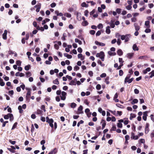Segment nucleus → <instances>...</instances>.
<instances>
[{"label": "nucleus", "mask_w": 154, "mask_h": 154, "mask_svg": "<svg viewBox=\"0 0 154 154\" xmlns=\"http://www.w3.org/2000/svg\"><path fill=\"white\" fill-rule=\"evenodd\" d=\"M46 122L48 123L49 124L50 126L52 128L54 127L53 123L54 122V120L52 119H50L48 117H46Z\"/></svg>", "instance_id": "f257e3e1"}, {"label": "nucleus", "mask_w": 154, "mask_h": 154, "mask_svg": "<svg viewBox=\"0 0 154 154\" xmlns=\"http://www.w3.org/2000/svg\"><path fill=\"white\" fill-rule=\"evenodd\" d=\"M57 42V43L58 44H55L54 45V48L56 50H58L59 48L58 45L60 46L61 45V43L60 41L57 42V41H55L54 42V43Z\"/></svg>", "instance_id": "f03ea898"}, {"label": "nucleus", "mask_w": 154, "mask_h": 154, "mask_svg": "<svg viewBox=\"0 0 154 154\" xmlns=\"http://www.w3.org/2000/svg\"><path fill=\"white\" fill-rule=\"evenodd\" d=\"M61 95L62 96H60L61 100H65L66 98V93L64 91H62Z\"/></svg>", "instance_id": "7ed1b4c3"}, {"label": "nucleus", "mask_w": 154, "mask_h": 154, "mask_svg": "<svg viewBox=\"0 0 154 154\" xmlns=\"http://www.w3.org/2000/svg\"><path fill=\"white\" fill-rule=\"evenodd\" d=\"M131 139L136 140L138 139V137L137 135L135 136L134 133L133 132H131Z\"/></svg>", "instance_id": "20e7f679"}, {"label": "nucleus", "mask_w": 154, "mask_h": 154, "mask_svg": "<svg viewBox=\"0 0 154 154\" xmlns=\"http://www.w3.org/2000/svg\"><path fill=\"white\" fill-rule=\"evenodd\" d=\"M96 56L97 57H99L100 58L102 57H104V53L102 51H101L99 53H97L96 54Z\"/></svg>", "instance_id": "39448f33"}, {"label": "nucleus", "mask_w": 154, "mask_h": 154, "mask_svg": "<svg viewBox=\"0 0 154 154\" xmlns=\"http://www.w3.org/2000/svg\"><path fill=\"white\" fill-rule=\"evenodd\" d=\"M83 109V107L82 106L80 105L78 108V110L79 111L77 113V114H79L83 113V112L82 111Z\"/></svg>", "instance_id": "423d86ee"}, {"label": "nucleus", "mask_w": 154, "mask_h": 154, "mask_svg": "<svg viewBox=\"0 0 154 154\" xmlns=\"http://www.w3.org/2000/svg\"><path fill=\"white\" fill-rule=\"evenodd\" d=\"M101 123H102V129H104V128L105 127V126L106 125V121L102 119L101 120Z\"/></svg>", "instance_id": "0eeeda50"}, {"label": "nucleus", "mask_w": 154, "mask_h": 154, "mask_svg": "<svg viewBox=\"0 0 154 154\" xmlns=\"http://www.w3.org/2000/svg\"><path fill=\"white\" fill-rule=\"evenodd\" d=\"M95 44L96 45H99L102 46H104L105 45V44L103 43L97 41H96L95 42Z\"/></svg>", "instance_id": "6e6552de"}, {"label": "nucleus", "mask_w": 154, "mask_h": 154, "mask_svg": "<svg viewBox=\"0 0 154 154\" xmlns=\"http://www.w3.org/2000/svg\"><path fill=\"white\" fill-rule=\"evenodd\" d=\"M131 37L130 34H126L125 35V42H126L129 40V38Z\"/></svg>", "instance_id": "1a4fd4ad"}, {"label": "nucleus", "mask_w": 154, "mask_h": 154, "mask_svg": "<svg viewBox=\"0 0 154 154\" xmlns=\"http://www.w3.org/2000/svg\"><path fill=\"white\" fill-rule=\"evenodd\" d=\"M81 14L79 12H77V19L79 20L80 21L81 20Z\"/></svg>", "instance_id": "9d476101"}, {"label": "nucleus", "mask_w": 154, "mask_h": 154, "mask_svg": "<svg viewBox=\"0 0 154 154\" xmlns=\"http://www.w3.org/2000/svg\"><path fill=\"white\" fill-rule=\"evenodd\" d=\"M57 152V150L56 148L54 149L53 150L50 152L48 154H55Z\"/></svg>", "instance_id": "9b49d317"}, {"label": "nucleus", "mask_w": 154, "mask_h": 154, "mask_svg": "<svg viewBox=\"0 0 154 154\" xmlns=\"http://www.w3.org/2000/svg\"><path fill=\"white\" fill-rule=\"evenodd\" d=\"M63 55L65 57H67L68 59H71L72 57L71 55L69 54L66 53H64Z\"/></svg>", "instance_id": "f8f14e48"}, {"label": "nucleus", "mask_w": 154, "mask_h": 154, "mask_svg": "<svg viewBox=\"0 0 154 154\" xmlns=\"http://www.w3.org/2000/svg\"><path fill=\"white\" fill-rule=\"evenodd\" d=\"M148 57L147 56H140L138 57L139 59L146 60L147 58H148Z\"/></svg>", "instance_id": "ddd939ff"}, {"label": "nucleus", "mask_w": 154, "mask_h": 154, "mask_svg": "<svg viewBox=\"0 0 154 154\" xmlns=\"http://www.w3.org/2000/svg\"><path fill=\"white\" fill-rule=\"evenodd\" d=\"M149 23L150 22L149 20H147L145 22V25L146 26V27L148 28H149L150 27V26L149 25Z\"/></svg>", "instance_id": "4468645a"}, {"label": "nucleus", "mask_w": 154, "mask_h": 154, "mask_svg": "<svg viewBox=\"0 0 154 154\" xmlns=\"http://www.w3.org/2000/svg\"><path fill=\"white\" fill-rule=\"evenodd\" d=\"M135 29L136 31H138L140 29V26L138 25L137 23H135L134 24Z\"/></svg>", "instance_id": "2eb2a0df"}, {"label": "nucleus", "mask_w": 154, "mask_h": 154, "mask_svg": "<svg viewBox=\"0 0 154 154\" xmlns=\"http://www.w3.org/2000/svg\"><path fill=\"white\" fill-rule=\"evenodd\" d=\"M151 70V69L150 67H148L145 70L143 71V72L144 74H146L148 72H149Z\"/></svg>", "instance_id": "dca6fc26"}, {"label": "nucleus", "mask_w": 154, "mask_h": 154, "mask_svg": "<svg viewBox=\"0 0 154 154\" xmlns=\"http://www.w3.org/2000/svg\"><path fill=\"white\" fill-rule=\"evenodd\" d=\"M133 49L134 51H138L139 50L136 44H134L133 46Z\"/></svg>", "instance_id": "f3484780"}, {"label": "nucleus", "mask_w": 154, "mask_h": 154, "mask_svg": "<svg viewBox=\"0 0 154 154\" xmlns=\"http://www.w3.org/2000/svg\"><path fill=\"white\" fill-rule=\"evenodd\" d=\"M106 33L107 34H109L110 33V27L109 26H107L106 28Z\"/></svg>", "instance_id": "a211bd4d"}, {"label": "nucleus", "mask_w": 154, "mask_h": 154, "mask_svg": "<svg viewBox=\"0 0 154 154\" xmlns=\"http://www.w3.org/2000/svg\"><path fill=\"white\" fill-rule=\"evenodd\" d=\"M55 13L57 14V16H63V14L62 13H59V11L57 10L55 11Z\"/></svg>", "instance_id": "6ab92c4d"}, {"label": "nucleus", "mask_w": 154, "mask_h": 154, "mask_svg": "<svg viewBox=\"0 0 154 154\" xmlns=\"http://www.w3.org/2000/svg\"><path fill=\"white\" fill-rule=\"evenodd\" d=\"M134 54L133 53H128L127 54V57L130 59H131L133 56Z\"/></svg>", "instance_id": "aec40b11"}, {"label": "nucleus", "mask_w": 154, "mask_h": 154, "mask_svg": "<svg viewBox=\"0 0 154 154\" xmlns=\"http://www.w3.org/2000/svg\"><path fill=\"white\" fill-rule=\"evenodd\" d=\"M26 90H27L28 91L26 93V95L27 96H30V95H31V91H30L31 89H30L28 88H26Z\"/></svg>", "instance_id": "412c9836"}, {"label": "nucleus", "mask_w": 154, "mask_h": 154, "mask_svg": "<svg viewBox=\"0 0 154 154\" xmlns=\"http://www.w3.org/2000/svg\"><path fill=\"white\" fill-rule=\"evenodd\" d=\"M18 109L19 110V113L22 114L23 113V111L22 108V106H19L18 107Z\"/></svg>", "instance_id": "4be33fe9"}, {"label": "nucleus", "mask_w": 154, "mask_h": 154, "mask_svg": "<svg viewBox=\"0 0 154 154\" xmlns=\"http://www.w3.org/2000/svg\"><path fill=\"white\" fill-rule=\"evenodd\" d=\"M117 52L119 56H121L123 54V52L120 49H119L117 51Z\"/></svg>", "instance_id": "5701e85b"}, {"label": "nucleus", "mask_w": 154, "mask_h": 154, "mask_svg": "<svg viewBox=\"0 0 154 154\" xmlns=\"http://www.w3.org/2000/svg\"><path fill=\"white\" fill-rule=\"evenodd\" d=\"M9 115V117L10 118V120L11 121H13L14 119V117L12 114L11 113H8Z\"/></svg>", "instance_id": "b1692460"}, {"label": "nucleus", "mask_w": 154, "mask_h": 154, "mask_svg": "<svg viewBox=\"0 0 154 154\" xmlns=\"http://www.w3.org/2000/svg\"><path fill=\"white\" fill-rule=\"evenodd\" d=\"M88 23L86 20L84 21L82 23V25L84 26H86L88 25Z\"/></svg>", "instance_id": "393cba45"}, {"label": "nucleus", "mask_w": 154, "mask_h": 154, "mask_svg": "<svg viewBox=\"0 0 154 154\" xmlns=\"http://www.w3.org/2000/svg\"><path fill=\"white\" fill-rule=\"evenodd\" d=\"M138 102V100L137 99H134L131 102V103L132 104H134L135 103H137Z\"/></svg>", "instance_id": "a878e982"}, {"label": "nucleus", "mask_w": 154, "mask_h": 154, "mask_svg": "<svg viewBox=\"0 0 154 154\" xmlns=\"http://www.w3.org/2000/svg\"><path fill=\"white\" fill-rule=\"evenodd\" d=\"M136 117V115L134 114L131 113L130 114V119L131 120L133 118H134Z\"/></svg>", "instance_id": "bb28decb"}, {"label": "nucleus", "mask_w": 154, "mask_h": 154, "mask_svg": "<svg viewBox=\"0 0 154 154\" xmlns=\"http://www.w3.org/2000/svg\"><path fill=\"white\" fill-rule=\"evenodd\" d=\"M131 77V75L129 74L127 76L125 77V81H124V83H126V80H128Z\"/></svg>", "instance_id": "cd10ccee"}, {"label": "nucleus", "mask_w": 154, "mask_h": 154, "mask_svg": "<svg viewBox=\"0 0 154 154\" xmlns=\"http://www.w3.org/2000/svg\"><path fill=\"white\" fill-rule=\"evenodd\" d=\"M69 84L70 85H75L76 84V83L73 80H72L69 83Z\"/></svg>", "instance_id": "c85d7f7f"}, {"label": "nucleus", "mask_w": 154, "mask_h": 154, "mask_svg": "<svg viewBox=\"0 0 154 154\" xmlns=\"http://www.w3.org/2000/svg\"><path fill=\"white\" fill-rule=\"evenodd\" d=\"M108 53L110 56H115L116 54V53L115 52H112L110 51H108Z\"/></svg>", "instance_id": "c756f323"}, {"label": "nucleus", "mask_w": 154, "mask_h": 154, "mask_svg": "<svg viewBox=\"0 0 154 154\" xmlns=\"http://www.w3.org/2000/svg\"><path fill=\"white\" fill-rule=\"evenodd\" d=\"M31 67V66L30 65H28L24 67V69L28 71L29 70L30 68Z\"/></svg>", "instance_id": "7c9ffc66"}, {"label": "nucleus", "mask_w": 154, "mask_h": 154, "mask_svg": "<svg viewBox=\"0 0 154 154\" xmlns=\"http://www.w3.org/2000/svg\"><path fill=\"white\" fill-rule=\"evenodd\" d=\"M53 83L55 84L58 85L59 84V83L58 81V79H56L54 80L53 82Z\"/></svg>", "instance_id": "2f4dec72"}, {"label": "nucleus", "mask_w": 154, "mask_h": 154, "mask_svg": "<svg viewBox=\"0 0 154 154\" xmlns=\"http://www.w3.org/2000/svg\"><path fill=\"white\" fill-rule=\"evenodd\" d=\"M76 104L74 103H71L70 106L72 108H75L76 106Z\"/></svg>", "instance_id": "473e14b6"}, {"label": "nucleus", "mask_w": 154, "mask_h": 154, "mask_svg": "<svg viewBox=\"0 0 154 154\" xmlns=\"http://www.w3.org/2000/svg\"><path fill=\"white\" fill-rule=\"evenodd\" d=\"M32 75L31 73L30 72H28L26 73V76L27 78H28Z\"/></svg>", "instance_id": "72a5a7b5"}, {"label": "nucleus", "mask_w": 154, "mask_h": 154, "mask_svg": "<svg viewBox=\"0 0 154 154\" xmlns=\"http://www.w3.org/2000/svg\"><path fill=\"white\" fill-rule=\"evenodd\" d=\"M149 74H150V75L149 76L150 78H152V77L154 76V70L150 72L149 73Z\"/></svg>", "instance_id": "f704fd0d"}, {"label": "nucleus", "mask_w": 154, "mask_h": 154, "mask_svg": "<svg viewBox=\"0 0 154 154\" xmlns=\"http://www.w3.org/2000/svg\"><path fill=\"white\" fill-rule=\"evenodd\" d=\"M64 16H66L67 17L70 18L71 17V15L68 13H65L64 14Z\"/></svg>", "instance_id": "c9c22d12"}, {"label": "nucleus", "mask_w": 154, "mask_h": 154, "mask_svg": "<svg viewBox=\"0 0 154 154\" xmlns=\"http://www.w3.org/2000/svg\"><path fill=\"white\" fill-rule=\"evenodd\" d=\"M120 36H121V38L122 40H124V39L125 40V35H119V37H120Z\"/></svg>", "instance_id": "e433bc0d"}, {"label": "nucleus", "mask_w": 154, "mask_h": 154, "mask_svg": "<svg viewBox=\"0 0 154 154\" xmlns=\"http://www.w3.org/2000/svg\"><path fill=\"white\" fill-rule=\"evenodd\" d=\"M81 6L82 7H87L88 6V5L86 4L85 2H84L82 4Z\"/></svg>", "instance_id": "4c0bfd02"}, {"label": "nucleus", "mask_w": 154, "mask_h": 154, "mask_svg": "<svg viewBox=\"0 0 154 154\" xmlns=\"http://www.w3.org/2000/svg\"><path fill=\"white\" fill-rule=\"evenodd\" d=\"M17 122H15L14 124L13 125L12 128L11 129V130H13L14 129L17 127Z\"/></svg>", "instance_id": "58836bf2"}, {"label": "nucleus", "mask_w": 154, "mask_h": 154, "mask_svg": "<svg viewBox=\"0 0 154 154\" xmlns=\"http://www.w3.org/2000/svg\"><path fill=\"white\" fill-rule=\"evenodd\" d=\"M133 79V78H131L130 79H128V80H126V83L128 82V83H130L132 82Z\"/></svg>", "instance_id": "ea45409f"}, {"label": "nucleus", "mask_w": 154, "mask_h": 154, "mask_svg": "<svg viewBox=\"0 0 154 154\" xmlns=\"http://www.w3.org/2000/svg\"><path fill=\"white\" fill-rule=\"evenodd\" d=\"M84 123V121L82 120H81L79 122H78L77 124L78 127H79L80 124H82Z\"/></svg>", "instance_id": "a19ab883"}, {"label": "nucleus", "mask_w": 154, "mask_h": 154, "mask_svg": "<svg viewBox=\"0 0 154 154\" xmlns=\"http://www.w3.org/2000/svg\"><path fill=\"white\" fill-rule=\"evenodd\" d=\"M109 78V77H107L105 79V82L107 84H108L109 83V82L108 81Z\"/></svg>", "instance_id": "79ce46f5"}, {"label": "nucleus", "mask_w": 154, "mask_h": 154, "mask_svg": "<svg viewBox=\"0 0 154 154\" xmlns=\"http://www.w3.org/2000/svg\"><path fill=\"white\" fill-rule=\"evenodd\" d=\"M108 24L110 25V26L112 28H114L115 26V24L114 23H108Z\"/></svg>", "instance_id": "37998d69"}, {"label": "nucleus", "mask_w": 154, "mask_h": 154, "mask_svg": "<svg viewBox=\"0 0 154 154\" xmlns=\"http://www.w3.org/2000/svg\"><path fill=\"white\" fill-rule=\"evenodd\" d=\"M97 63L98 64H100L102 66H104L105 65L104 64L102 63L101 61L100 60H98Z\"/></svg>", "instance_id": "c03bdc74"}, {"label": "nucleus", "mask_w": 154, "mask_h": 154, "mask_svg": "<svg viewBox=\"0 0 154 154\" xmlns=\"http://www.w3.org/2000/svg\"><path fill=\"white\" fill-rule=\"evenodd\" d=\"M80 69L79 67L77 66H75L74 68V70L75 71H77L78 70H79Z\"/></svg>", "instance_id": "a18cd8bd"}, {"label": "nucleus", "mask_w": 154, "mask_h": 154, "mask_svg": "<svg viewBox=\"0 0 154 154\" xmlns=\"http://www.w3.org/2000/svg\"><path fill=\"white\" fill-rule=\"evenodd\" d=\"M41 3H39L38 5H35L34 6V8H41Z\"/></svg>", "instance_id": "49530a36"}, {"label": "nucleus", "mask_w": 154, "mask_h": 154, "mask_svg": "<svg viewBox=\"0 0 154 154\" xmlns=\"http://www.w3.org/2000/svg\"><path fill=\"white\" fill-rule=\"evenodd\" d=\"M88 11L87 10H85L84 11V15L86 17H88Z\"/></svg>", "instance_id": "de8ad7c7"}, {"label": "nucleus", "mask_w": 154, "mask_h": 154, "mask_svg": "<svg viewBox=\"0 0 154 154\" xmlns=\"http://www.w3.org/2000/svg\"><path fill=\"white\" fill-rule=\"evenodd\" d=\"M8 149L9 151L10 152H12V153H14L15 152V150L12 149H11V148H7Z\"/></svg>", "instance_id": "09e8293b"}, {"label": "nucleus", "mask_w": 154, "mask_h": 154, "mask_svg": "<svg viewBox=\"0 0 154 154\" xmlns=\"http://www.w3.org/2000/svg\"><path fill=\"white\" fill-rule=\"evenodd\" d=\"M21 62L20 60H18L17 61L16 63L17 65L20 66H21Z\"/></svg>", "instance_id": "8fccbe9b"}, {"label": "nucleus", "mask_w": 154, "mask_h": 154, "mask_svg": "<svg viewBox=\"0 0 154 154\" xmlns=\"http://www.w3.org/2000/svg\"><path fill=\"white\" fill-rule=\"evenodd\" d=\"M7 34L3 33L2 35V38H3L4 40H6L7 39Z\"/></svg>", "instance_id": "3c124183"}, {"label": "nucleus", "mask_w": 154, "mask_h": 154, "mask_svg": "<svg viewBox=\"0 0 154 154\" xmlns=\"http://www.w3.org/2000/svg\"><path fill=\"white\" fill-rule=\"evenodd\" d=\"M97 27L99 29L102 28L103 27V25L102 23H100L97 26Z\"/></svg>", "instance_id": "603ef678"}, {"label": "nucleus", "mask_w": 154, "mask_h": 154, "mask_svg": "<svg viewBox=\"0 0 154 154\" xmlns=\"http://www.w3.org/2000/svg\"><path fill=\"white\" fill-rule=\"evenodd\" d=\"M9 142L11 143L12 145H14L16 143V141H12L11 140H9Z\"/></svg>", "instance_id": "864d4df0"}, {"label": "nucleus", "mask_w": 154, "mask_h": 154, "mask_svg": "<svg viewBox=\"0 0 154 154\" xmlns=\"http://www.w3.org/2000/svg\"><path fill=\"white\" fill-rule=\"evenodd\" d=\"M96 88L97 90H99L101 88V85L100 84H97L96 87Z\"/></svg>", "instance_id": "5fc2aeb1"}, {"label": "nucleus", "mask_w": 154, "mask_h": 154, "mask_svg": "<svg viewBox=\"0 0 154 154\" xmlns=\"http://www.w3.org/2000/svg\"><path fill=\"white\" fill-rule=\"evenodd\" d=\"M123 74V72L122 70H120L119 71V75L120 76H122Z\"/></svg>", "instance_id": "6e6d98bb"}, {"label": "nucleus", "mask_w": 154, "mask_h": 154, "mask_svg": "<svg viewBox=\"0 0 154 154\" xmlns=\"http://www.w3.org/2000/svg\"><path fill=\"white\" fill-rule=\"evenodd\" d=\"M9 115L8 114L7 115H5L4 116V118L5 119H9Z\"/></svg>", "instance_id": "4d7b16f0"}, {"label": "nucleus", "mask_w": 154, "mask_h": 154, "mask_svg": "<svg viewBox=\"0 0 154 154\" xmlns=\"http://www.w3.org/2000/svg\"><path fill=\"white\" fill-rule=\"evenodd\" d=\"M116 106L120 108H123V106L119 103H117L116 104Z\"/></svg>", "instance_id": "13d9d810"}, {"label": "nucleus", "mask_w": 154, "mask_h": 154, "mask_svg": "<svg viewBox=\"0 0 154 154\" xmlns=\"http://www.w3.org/2000/svg\"><path fill=\"white\" fill-rule=\"evenodd\" d=\"M78 52L81 53L82 52V48L80 47H79L78 48Z\"/></svg>", "instance_id": "bf43d9fd"}, {"label": "nucleus", "mask_w": 154, "mask_h": 154, "mask_svg": "<svg viewBox=\"0 0 154 154\" xmlns=\"http://www.w3.org/2000/svg\"><path fill=\"white\" fill-rule=\"evenodd\" d=\"M121 9L120 8H117L116 9V12L118 14H119L121 12Z\"/></svg>", "instance_id": "052dcab7"}, {"label": "nucleus", "mask_w": 154, "mask_h": 154, "mask_svg": "<svg viewBox=\"0 0 154 154\" xmlns=\"http://www.w3.org/2000/svg\"><path fill=\"white\" fill-rule=\"evenodd\" d=\"M117 126L119 128H122V124L120 123H117Z\"/></svg>", "instance_id": "680f3d73"}, {"label": "nucleus", "mask_w": 154, "mask_h": 154, "mask_svg": "<svg viewBox=\"0 0 154 154\" xmlns=\"http://www.w3.org/2000/svg\"><path fill=\"white\" fill-rule=\"evenodd\" d=\"M126 8L127 10H131V9L132 8V7H131V5H128L127 6H126Z\"/></svg>", "instance_id": "e2e57ef3"}, {"label": "nucleus", "mask_w": 154, "mask_h": 154, "mask_svg": "<svg viewBox=\"0 0 154 154\" xmlns=\"http://www.w3.org/2000/svg\"><path fill=\"white\" fill-rule=\"evenodd\" d=\"M134 92L135 94H139V90H138L137 89H134Z\"/></svg>", "instance_id": "0e129e2a"}, {"label": "nucleus", "mask_w": 154, "mask_h": 154, "mask_svg": "<svg viewBox=\"0 0 154 154\" xmlns=\"http://www.w3.org/2000/svg\"><path fill=\"white\" fill-rule=\"evenodd\" d=\"M119 62L120 64H123L124 61L122 60V58H119Z\"/></svg>", "instance_id": "69168bd1"}, {"label": "nucleus", "mask_w": 154, "mask_h": 154, "mask_svg": "<svg viewBox=\"0 0 154 154\" xmlns=\"http://www.w3.org/2000/svg\"><path fill=\"white\" fill-rule=\"evenodd\" d=\"M151 29L149 28L146 29L145 30V32L146 33H149L151 32Z\"/></svg>", "instance_id": "338daca9"}, {"label": "nucleus", "mask_w": 154, "mask_h": 154, "mask_svg": "<svg viewBox=\"0 0 154 154\" xmlns=\"http://www.w3.org/2000/svg\"><path fill=\"white\" fill-rule=\"evenodd\" d=\"M95 31L94 30H91L90 31V33L92 35H94L95 34Z\"/></svg>", "instance_id": "774afa93"}]
</instances>
